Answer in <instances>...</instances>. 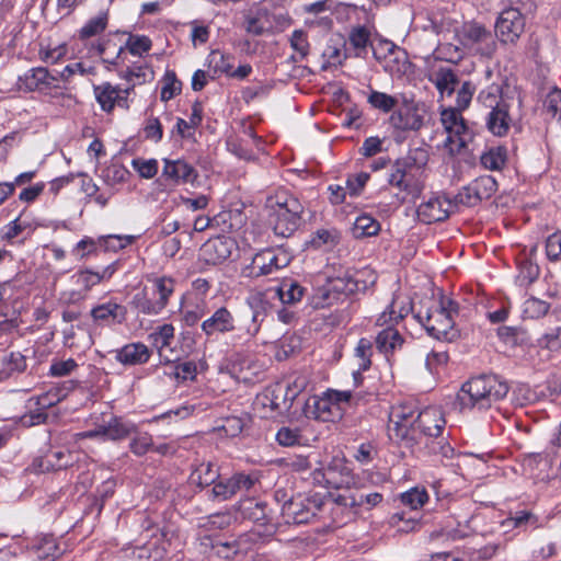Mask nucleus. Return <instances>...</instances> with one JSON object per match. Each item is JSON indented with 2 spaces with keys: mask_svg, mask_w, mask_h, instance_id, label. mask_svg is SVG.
Listing matches in <instances>:
<instances>
[{
  "mask_svg": "<svg viewBox=\"0 0 561 561\" xmlns=\"http://www.w3.org/2000/svg\"><path fill=\"white\" fill-rule=\"evenodd\" d=\"M373 344L366 339L362 337L354 350V357L357 360V370L353 373L355 379L366 371L371 365Z\"/></svg>",
  "mask_w": 561,
  "mask_h": 561,
  "instance_id": "e433bc0d",
  "label": "nucleus"
},
{
  "mask_svg": "<svg viewBox=\"0 0 561 561\" xmlns=\"http://www.w3.org/2000/svg\"><path fill=\"white\" fill-rule=\"evenodd\" d=\"M323 396L313 397L306 402L305 413L323 422L335 421L342 417V411L334 408Z\"/></svg>",
  "mask_w": 561,
  "mask_h": 561,
  "instance_id": "a878e982",
  "label": "nucleus"
},
{
  "mask_svg": "<svg viewBox=\"0 0 561 561\" xmlns=\"http://www.w3.org/2000/svg\"><path fill=\"white\" fill-rule=\"evenodd\" d=\"M233 318L226 308H219L210 318L202 323V330L211 335L216 332L233 330Z\"/></svg>",
  "mask_w": 561,
  "mask_h": 561,
  "instance_id": "c756f323",
  "label": "nucleus"
},
{
  "mask_svg": "<svg viewBox=\"0 0 561 561\" xmlns=\"http://www.w3.org/2000/svg\"><path fill=\"white\" fill-rule=\"evenodd\" d=\"M400 499L404 506L411 510H417L428 501V494L424 488L415 486L403 492Z\"/></svg>",
  "mask_w": 561,
  "mask_h": 561,
  "instance_id": "09e8293b",
  "label": "nucleus"
},
{
  "mask_svg": "<svg viewBox=\"0 0 561 561\" xmlns=\"http://www.w3.org/2000/svg\"><path fill=\"white\" fill-rule=\"evenodd\" d=\"M182 91V82L176 78L174 71H167L163 77V87L161 89V100L169 101Z\"/></svg>",
  "mask_w": 561,
  "mask_h": 561,
  "instance_id": "4d7b16f0",
  "label": "nucleus"
},
{
  "mask_svg": "<svg viewBox=\"0 0 561 561\" xmlns=\"http://www.w3.org/2000/svg\"><path fill=\"white\" fill-rule=\"evenodd\" d=\"M276 440L279 445L291 447L299 444L300 431L288 426L280 427L276 433Z\"/></svg>",
  "mask_w": 561,
  "mask_h": 561,
  "instance_id": "338daca9",
  "label": "nucleus"
},
{
  "mask_svg": "<svg viewBox=\"0 0 561 561\" xmlns=\"http://www.w3.org/2000/svg\"><path fill=\"white\" fill-rule=\"evenodd\" d=\"M539 276V267L529 261H524L519 265L517 282L520 286H526L535 282Z\"/></svg>",
  "mask_w": 561,
  "mask_h": 561,
  "instance_id": "680f3d73",
  "label": "nucleus"
},
{
  "mask_svg": "<svg viewBox=\"0 0 561 561\" xmlns=\"http://www.w3.org/2000/svg\"><path fill=\"white\" fill-rule=\"evenodd\" d=\"M507 382L497 375H481L465 382L457 396L461 410L489 409L508 393Z\"/></svg>",
  "mask_w": 561,
  "mask_h": 561,
  "instance_id": "7ed1b4c3",
  "label": "nucleus"
},
{
  "mask_svg": "<svg viewBox=\"0 0 561 561\" xmlns=\"http://www.w3.org/2000/svg\"><path fill=\"white\" fill-rule=\"evenodd\" d=\"M107 20L106 12H101L98 16L90 19L79 31L80 39H87L102 33L107 26Z\"/></svg>",
  "mask_w": 561,
  "mask_h": 561,
  "instance_id": "de8ad7c7",
  "label": "nucleus"
},
{
  "mask_svg": "<svg viewBox=\"0 0 561 561\" xmlns=\"http://www.w3.org/2000/svg\"><path fill=\"white\" fill-rule=\"evenodd\" d=\"M137 432V426L122 417H112L106 424L99 425L89 431L85 436L90 438L104 437L110 440H122Z\"/></svg>",
  "mask_w": 561,
  "mask_h": 561,
  "instance_id": "aec40b11",
  "label": "nucleus"
},
{
  "mask_svg": "<svg viewBox=\"0 0 561 561\" xmlns=\"http://www.w3.org/2000/svg\"><path fill=\"white\" fill-rule=\"evenodd\" d=\"M546 253L550 261L561 260V231L554 232L547 238Z\"/></svg>",
  "mask_w": 561,
  "mask_h": 561,
  "instance_id": "774afa93",
  "label": "nucleus"
},
{
  "mask_svg": "<svg viewBox=\"0 0 561 561\" xmlns=\"http://www.w3.org/2000/svg\"><path fill=\"white\" fill-rule=\"evenodd\" d=\"M266 263L267 259L265 257V250L256 253L252 259L251 264L248 265V276L259 277L261 275L271 274L268 264Z\"/></svg>",
  "mask_w": 561,
  "mask_h": 561,
  "instance_id": "0e129e2a",
  "label": "nucleus"
},
{
  "mask_svg": "<svg viewBox=\"0 0 561 561\" xmlns=\"http://www.w3.org/2000/svg\"><path fill=\"white\" fill-rule=\"evenodd\" d=\"M327 279L339 301L359 289L358 282L350 273H345L342 276L328 277Z\"/></svg>",
  "mask_w": 561,
  "mask_h": 561,
  "instance_id": "473e14b6",
  "label": "nucleus"
},
{
  "mask_svg": "<svg viewBox=\"0 0 561 561\" xmlns=\"http://www.w3.org/2000/svg\"><path fill=\"white\" fill-rule=\"evenodd\" d=\"M275 533V524L268 515L266 503L248 496V543L270 538Z\"/></svg>",
  "mask_w": 561,
  "mask_h": 561,
  "instance_id": "1a4fd4ad",
  "label": "nucleus"
},
{
  "mask_svg": "<svg viewBox=\"0 0 561 561\" xmlns=\"http://www.w3.org/2000/svg\"><path fill=\"white\" fill-rule=\"evenodd\" d=\"M320 505L316 500L296 497L287 501L282 508V515L287 524H307L316 516Z\"/></svg>",
  "mask_w": 561,
  "mask_h": 561,
  "instance_id": "2eb2a0df",
  "label": "nucleus"
},
{
  "mask_svg": "<svg viewBox=\"0 0 561 561\" xmlns=\"http://www.w3.org/2000/svg\"><path fill=\"white\" fill-rule=\"evenodd\" d=\"M118 88L117 85H112L110 82L94 85L95 99L104 112L111 113L114 110L115 100L118 98Z\"/></svg>",
  "mask_w": 561,
  "mask_h": 561,
  "instance_id": "c9c22d12",
  "label": "nucleus"
},
{
  "mask_svg": "<svg viewBox=\"0 0 561 561\" xmlns=\"http://www.w3.org/2000/svg\"><path fill=\"white\" fill-rule=\"evenodd\" d=\"M459 43L473 49L483 57H492L496 50V41L491 31L478 23H466L458 33Z\"/></svg>",
  "mask_w": 561,
  "mask_h": 561,
  "instance_id": "9b49d317",
  "label": "nucleus"
},
{
  "mask_svg": "<svg viewBox=\"0 0 561 561\" xmlns=\"http://www.w3.org/2000/svg\"><path fill=\"white\" fill-rule=\"evenodd\" d=\"M428 159L430 154L425 148L410 149L407 154L390 164L386 174L387 183L412 198H419L425 186L422 173Z\"/></svg>",
  "mask_w": 561,
  "mask_h": 561,
  "instance_id": "f03ea898",
  "label": "nucleus"
},
{
  "mask_svg": "<svg viewBox=\"0 0 561 561\" xmlns=\"http://www.w3.org/2000/svg\"><path fill=\"white\" fill-rule=\"evenodd\" d=\"M458 304L449 297L442 296L433 300L426 308H421L415 318L434 339L451 342L459 336L455 328V317L458 314Z\"/></svg>",
  "mask_w": 561,
  "mask_h": 561,
  "instance_id": "20e7f679",
  "label": "nucleus"
},
{
  "mask_svg": "<svg viewBox=\"0 0 561 561\" xmlns=\"http://www.w3.org/2000/svg\"><path fill=\"white\" fill-rule=\"evenodd\" d=\"M380 51L383 59V69L391 77L401 78L410 71L411 62L408 59L407 51L398 47L394 43L388 39L379 42Z\"/></svg>",
  "mask_w": 561,
  "mask_h": 561,
  "instance_id": "dca6fc26",
  "label": "nucleus"
},
{
  "mask_svg": "<svg viewBox=\"0 0 561 561\" xmlns=\"http://www.w3.org/2000/svg\"><path fill=\"white\" fill-rule=\"evenodd\" d=\"M435 53L437 59L451 64H458L465 57L463 48L451 43L438 45Z\"/></svg>",
  "mask_w": 561,
  "mask_h": 561,
  "instance_id": "3c124183",
  "label": "nucleus"
},
{
  "mask_svg": "<svg viewBox=\"0 0 561 561\" xmlns=\"http://www.w3.org/2000/svg\"><path fill=\"white\" fill-rule=\"evenodd\" d=\"M30 552L41 561H55L64 550L53 535H43L32 541Z\"/></svg>",
  "mask_w": 561,
  "mask_h": 561,
  "instance_id": "393cba45",
  "label": "nucleus"
},
{
  "mask_svg": "<svg viewBox=\"0 0 561 561\" xmlns=\"http://www.w3.org/2000/svg\"><path fill=\"white\" fill-rule=\"evenodd\" d=\"M90 316L98 325H118L127 320V308L115 300H108L94 306Z\"/></svg>",
  "mask_w": 561,
  "mask_h": 561,
  "instance_id": "a211bd4d",
  "label": "nucleus"
},
{
  "mask_svg": "<svg viewBox=\"0 0 561 561\" xmlns=\"http://www.w3.org/2000/svg\"><path fill=\"white\" fill-rule=\"evenodd\" d=\"M283 385L275 383L257 393L252 402L254 414L261 419H272L289 412L290 403L283 397Z\"/></svg>",
  "mask_w": 561,
  "mask_h": 561,
  "instance_id": "9d476101",
  "label": "nucleus"
},
{
  "mask_svg": "<svg viewBox=\"0 0 561 561\" xmlns=\"http://www.w3.org/2000/svg\"><path fill=\"white\" fill-rule=\"evenodd\" d=\"M480 162L488 170H501L506 162V149L503 147L490 148L481 154Z\"/></svg>",
  "mask_w": 561,
  "mask_h": 561,
  "instance_id": "79ce46f5",
  "label": "nucleus"
},
{
  "mask_svg": "<svg viewBox=\"0 0 561 561\" xmlns=\"http://www.w3.org/2000/svg\"><path fill=\"white\" fill-rule=\"evenodd\" d=\"M511 123L508 104H500V107L491 110L485 117L488 130L496 137L506 136L510 131Z\"/></svg>",
  "mask_w": 561,
  "mask_h": 561,
  "instance_id": "bb28decb",
  "label": "nucleus"
},
{
  "mask_svg": "<svg viewBox=\"0 0 561 561\" xmlns=\"http://www.w3.org/2000/svg\"><path fill=\"white\" fill-rule=\"evenodd\" d=\"M380 230V224L370 215L358 216L353 225L352 232L356 239L376 236Z\"/></svg>",
  "mask_w": 561,
  "mask_h": 561,
  "instance_id": "58836bf2",
  "label": "nucleus"
},
{
  "mask_svg": "<svg viewBox=\"0 0 561 561\" xmlns=\"http://www.w3.org/2000/svg\"><path fill=\"white\" fill-rule=\"evenodd\" d=\"M374 27L368 25H355L352 26L347 34V42L350 49L352 50L351 56L355 58H367L369 50L376 60H381L380 46L374 45Z\"/></svg>",
  "mask_w": 561,
  "mask_h": 561,
  "instance_id": "f8f14e48",
  "label": "nucleus"
},
{
  "mask_svg": "<svg viewBox=\"0 0 561 561\" xmlns=\"http://www.w3.org/2000/svg\"><path fill=\"white\" fill-rule=\"evenodd\" d=\"M308 299L309 304L314 309L328 308L339 302L335 294L331 290V286L327 278L323 284H318L313 287Z\"/></svg>",
  "mask_w": 561,
  "mask_h": 561,
  "instance_id": "7c9ffc66",
  "label": "nucleus"
},
{
  "mask_svg": "<svg viewBox=\"0 0 561 561\" xmlns=\"http://www.w3.org/2000/svg\"><path fill=\"white\" fill-rule=\"evenodd\" d=\"M528 525L538 527V517L529 511H518L503 522L505 527L525 528Z\"/></svg>",
  "mask_w": 561,
  "mask_h": 561,
  "instance_id": "864d4df0",
  "label": "nucleus"
},
{
  "mask_svg": "<svg viewBox=\"0 0 561 561\" xmlns=\"http://www.w3.org/2000/svg\"><path fill=\"white\" fill-rule=\"evenodd\" d=\"M477 101L490 111L500 107V104H507L502 100V89L497 84H491L481 90Z\"/></svg>",
  "mask_w": 561,
  "mask_h": 561,
  "instance_id": "c03bdc74",
  "label": "nucleus"
},
{
  "mask_svg": "<svg viewBox=\"0 0 561 561\" xmlns=\"http://www.w3.org/2000/svg\"><path fill=\"white\" fill-rule=\"evenodd\" d=\"M432 81L442 95L450 96L458 84V77L453 69L442 67L432 77Z\"/></svg>",
  "mask_w": 561,
  "mask_h": 561,
  "instance_id": "2f4dec72",
  "label": "nucleus"
},
{
  "mask_svg": "<svg viewBox=\"0 0 561 561\" xmlns=\"http://www.w3.org/2000/svg\"><path fill=\"white\" fill-rule=\"evenodd\" d=\"M305 293V288L296 282L283 284L280 288L268 289L265 293H256L251 295L248 304L252 309L253 333H256L266 317L268 307V295H277L283 304H294L299 301Z\"/></svg>",
  "mask_w": 561,
  "mask_h": 561,
  "instance_id": "0eeeda50",
  "label": "nucleus"
},
{
  "mask_svg": "<svg viewBox=\"0 0 561 561\" xmlns=\"http://www.w3.org/2000/svg\"><path fill=\"white\" fill-rule=\"evenodd\" d=\"M151 39L146 35H129L126 42V48L130 54L140 56L151 48Z\"/></svg>",
  "mask_w": 561,
  "mask_h": 561,
  "instance_id": "bf43d9fd",
  "label": "nucleus"
},
{
  "mask_svg": "<svg viewBox=\"0 0 561 561\" xmlns=\"http://www.w3.org/2000/svg\"><path fill=\"white\" fill-rule=\"evenodd\" d=\"M219 478V472L214 468V465L208 462H201L192 471L190 480L191 483L196 484L201 488L215 484Z\"/></svg>",
  "mask_w": 561,
  "mask_h": 561,
  "instance_id": "72a5a7b5",
  "label": "nucleus"
},
{
  "mask_svg": "<svg viewBox=\"0 0 561 561\" xmlns=\"http://www.w3.org/2000/svg\"><path fill=\"white\" fill-rule=\"evenodd\" d=\"M454 204L450 199L440 195H432L426 202L417 206L416 215L421 222L430 225L447 219Z\"/></svg>",
  "mask_w": 561,
  "mask_h": 561,
  "instance_id": "f3484780",
  "label": "nucleus"
},
{
  "mask_svg": "<svg viewBox=\"0 0 561 561\" xmlns=\"http://www.w3.org/2000/svg\"><path fill=\"white\" fill-rule=\"evenodd\" d=\"M130 304L139 312H142L144 314L148 316L159 314L163 310L161 305H159L157 300L152 301L151 299L147 298L146 295L142 293L136 294L133 297Z\"/></svg>",
  "mask_w": 561,
  "mask_h": 561,
  "instance_id": "5fc2aeb1",
  "label": "nucleus"
},
{
  "mask_svg": "<svg viewBox=\"0 0 561 561\" xmlns=\"http://www.w3.org/2000/svg\"><path fill=\"white\" fill-rule=\"evenodd\" d=\"M123 78H125L128 82H131L130 87L134 88L136 84H142L148 80H152L153 71H151L147 66H133L126 69Z\"/></svg>",
  "mask_w": 561,
  "mask_h": 561,
  "instance_id": "6e6d98bb",
  "label": "nucleus"
},
{
  "mask_svg": "<svg viewBox=\"0 0 561 561\" xmlns=\"http://www.w3.org/2000/svg\"><path fill=\"white\" fill-rule=\"evenodd\" d=\"M242 484H245V477L240 473L226 482H216L213 488V493L216 497L228 499L233 495Z\"/></svg>",
  "mask_w": 561,
  "mask_h": 561,
  "instance_id": "a18cd8bd",
  "label": "nucleus"
},
{
  "mask_svg": "<svg viewBox=\"0 0 561 561\" xmlns=\"http://www.w3.org/2000/svg\"><path fill=\"white\" fill-rule=\"evenodd\" d=\"M164 176L175 182H193L196 178L194 168L183 160H164L163 173Z\"/></svg>",
  "mask_w": 561,
  "mask_h": 561,
  "instance_id": "c85d7f7f",
  "label": "nucleus"
},
{
  "mask_svg": "<svg viewBox=\"0 0 561 561\" xmlns=\"http://www.w3.org/2000/svg\"><path fill=\"white\" fill-rule=\"evenodd\" d=\"M174 337V327L170 323L160 325L154 332L149 334V339L161 351L170 346Z\"/></svg>",
  "mask_w": 561,
  "mask_h": 561,
  "instance_id": "13d9d810",
  "label": "nucleus"
},
{
  "mask_svg": "<svg viewBox=\"0 0 561 561\" xmlns=\"http://www.w3.org/2000/svg\"><path fill=\"white\" fill-rule=\"evenodd\" d=\"M129 448L136 456L145 455L152 447V437L148 433H135Z\"/></svg>",
  "mask_w": 561,
  "mask_h": 561,
  "instance_id": "69168bd1",
  "label": "nucleus"
},
{
  "mask_svg": "<svg viewBox=\"0 0 561 561\" xmlns=\"http://www.w3.org/2000/svg\"><path fill=\"white\" fill-rule=\"evenodd\" d=\"M476 87L470 81H465L457 91L456 106L445 108L440 113V122L447 133L445 146L451 153H459L466 149L474 139V130L461 115L472 100Z\"/></svg>",
  "mask_w": 561,
  "mask_h": 561,
  "instance_id": "f257e3e1",
  "label": "nucleus"
},
{
  "mask_svg": "<svg viewBox=\"0 0 561 561\" xmlns=\"http://www.w3.org/2000/svg\"><path fill=\"white\" fill-rule=\"evenodd\" d=\"M154 287L156 291L159 294L157 301L161 305L162 309H164L168 305L169 297L174 291V282L172 278L160 277L154 280Z\"/></svg>",
  "mask_w": 561,
  "mask_h": 561,
  "instance_id": "052dcab7",
  "label": "nucleus"
},
{
  "mask_svg": "<svg viewBox=\"0 0 561 561\" xmlns=\"http://www.w3.org/2000/svg\"><path fill=\"white\" fill-rule=\"evenodd\" d=\"M549 305L538 298L530 297L522 305V316L525 319H538L548 312Z\"/></svg>",
  "mask_w": 561,
  "mask_h": 561,
  "instance_id": "8fccbe9b",
  "label": "nucleus"
},
{
  "mask_svg": "<svg viewBox=\"0 0 561 561\" xmlns=\"http://www.w3.org/2000/svg\"><path fill=\"white\" fill-rule=\"evenodd\" d=\"M280 383L284 387L283 397L286 398V401L290 403L291 408L295 399H297L298 396L306 390L309 383V379L304 374H295L286 383Z\"/></svg>",
  "mask_w": 561,
  "mask_h": 561,
  "instance_id": "a19ab883",
  "label": "nucleus"
},
{
  "mask_svg": "<svg viewBox=\"0 0 561 561\" xmlns=\"http://www.w3.org/2000/svg\"><path fill=\"white\" fill-rule=\"evenodd\" d=\"M525 28V18L516 8L503 10L495 22V36L504 44L515 43Z\"/></svg>",
  "mask_w": 561,
  "mask_h": 561,
  "instance_id": "ddd939ff",
  "label": "nucleus"
},
{
  "mask_svg": "<svg viewBox=\"0 0 561 561\" xmlns=\"http://www.w3.org/2000/svg\"><path fill=\"white\" fill-rule=\"evenodd\" d=\"M417 413L411 404L403 403L392 407L389 414V438L397 444L412 447L416 443Z\"/></svg>",
  "mask_w": 561,
  "mask_h": 561,
  "instance_id": "423d86ee",
  "label": "nucleus"
},
{
  "mask_svg": "<svg viewBox=\"0 0 561 561\" xmlns=\"http://www.w3.org/2000/svg\"><path fill=\"white\" fill-rule=\"evenodd\" d=\"M427 116V106L423 102L403 99L402 103L389 117V124L400 131L420 130Z\"/></svg>",
  "mask_w": 561,
  "mask_h": 561,
  "instance_id": "6e6552de",
  "label": "nucleus"
},
{
  "mask_svg": "<svg viewBox=\"0 0 561 561\" xmlns=\"http://www.w3.org/2000/svg\"><path fill=\"white\" fill-rule=\"evenodd\" d=\"M57 81V75L49 72L44 67L32 68L27 70L23 76H20L16 82L19 91L33 92V91H45L51 87H55Z\"/></svg>",
  "mask_w": 561,
  "mask_h": 561,
  "instance_id": "6ab92c4d",
  "label": "nucleus"
},
{
  "mask_svg": "<svg viewBox=\"0 0 561 561\" xmlns=\"http://www.w3.org/2000/svg\"><path fill=\"white\" fill-rule=\"evenodd\" d=\"M402 342L400 333L391 325L382 329L376 336L377 348L386 355L401 346Z\"/></svg>",
  "mask_w": 561,
  "mask_h": 561,
  "instance_id": "f704fd0d",
  "label": "nucleus"
},
{
  "mask_svg": "<svg viewBox=\"0 0 561 561\" xmlns=\"http://www.w3.org/2000/svg\"><path fill=\"white\" fill-rule=\"evenodd\" d=\"M234 241L227 237H217L205 242L201 249L202 255L208 264H219L232 254Z\"/></svg>",
  "mask_w": 561,
  "mask_h": 561,
  "instance_id": "4be33fe9",
  "label": "nucleus"
},
{
  "mask_svg": "<svg viewBox=\"0 0 561 561\" xmlns=\"http://www.w3.org/2000/svg\"><path fill=\"white\" fill-rule=\"evenodd\" d=\"M471 534L470 526L465 523H457V525L446 524L438 531L433 533V537H443L447 540L456 541L468 537Z\"/></svg>",
  "mask_w": 561,
  "mask_h": 561,
  "instance_id": "49530a36",
  "label": "nucleus"
},
{
  "mask_svg": "<svg viewBox=\"0 0 561 561\" xmlns=\"http://www.w3.org/2000/svg\"><path fill=\"white\" fill-rule=\"evenodd\" d=\"M264 211L270 218L274 233L282 238L293 236L302 222V204L286 192L266 196Z\"/></svg>",
  "mask_w": 561,
  "mask_h": 561,
  "instance_id": "39448f33",
  "label": "nucleus"
},
{
  "mask_svg": "<svg viewBox=\"0 0 561 561\" xmlns=\"http://www.w3.org/2000/svg\"><path fill=\"white\" fill-rule=\"evenodd\" d=\"M367 101L374 108L385 113L392 111L398 104L394 96L375 90L369 93Z\"/></svg>",
  "mask_w": 561,
  "mask_h": 561,
  "instance_id": "603ef678",
  "label": "nucleus"
},
{
  "mask_svg": "<svg viewBox=\"0 0 561 561\" xmlns=\"http://www.w3.org/2000/svg\"><path fill=\"white\" fill-rule=\"evenodd\" d=\"M76 387V382L72 380L66 381L61 388H57L55 392L51 390L39 396L37 398L36 404L39 410L45 411L54 407L56 403H58L61 399L66 398L70 391H72Z\"/></svg>",
  "mask_w": 561,
  "mask_h": 561,
  "instance_id": "4c0bfd02",
  "label": "nucleus"
},
{
  "mask_svg": "<svg viewBox=\"0 0 561 561\" xmlns=\"http://www.w3.org/2000/svg\"><path fill=\"white\" fill-rule=\"evenodd\" d=\"M497 190V183L491 175H483L463 186L456 195V201L472 207L484 199H489Z\"/></svg>",
  "mask_w": 561,
  "mask_h": 561,
  "instance_id": "4468645a",
  "label": "nucleus"
},
{
  "mask_svg": "<svg viewBox=\"0 0 561 561\" xmlns=\"http://www.w3.org/2000/svg\"><path fill=\"white\" fill-rule=\"evenodd\" d=\"M78 368V364L73 358L54 359L49 367V375L53 377H66Z\"/></svg>",
  "mask_w": 561,
  "mask_h": 561,
  "instance_id": "e2e57ef3",
  "label": "nucleus"
},
{
  "mask_svg": "<svg viewBox=\"0 0 561 561\" xmlns=\"http://www.w3.org/2000/svg\"><path fill=\"white\" fill-rule=\"evenodd\" d=\"M416 436L424 434L435 439L439 438L445 426V420L435 409H426L416 415Z\"/></svg>",
  "mask_w": 561,
  "mask_h": 561,
  "instance_id": "b1692460",
  "label": "nucleus"
},
{
  "mask_svg": "<svg viewBox=\"0 0 561 561\" xmlns=\"http://www.w3.org/2000/svg\"><path fill=\"white\" fill-rule=\"evenodd\" d=\"M72 465V454L70 451H48L46 455L36 457L30 466V470L35 473L57 471L68 468Z\"/></svg>",
  "mask_w": 561,
  "mask_h": 561,
  "instance_id": "412c9836",
  "label": "nucleus"
},
{
  "mask_svg": "<svg viewBox=\"0 0 561 561\" xmlns=\"http://www.w3.org/2000/svg\"><path fill=\"white\" fill-rule=\"evenodd\" d=\"M115 359L124 366H137L148 363L151 351L141 342H134L113 351Z\"/></svg>",
  "mask_w": 561,
  "mask_h": 561,
  "instance_id": "5701e85b",
  "label": "nucleus"
},
{
  "mask_svg": "<svg viewBox=\"0 0 561 561\" xmlns=\"http://www.w3.org/2000/svg\"><path fill=\"white\" fill-rule=\"evenodd\" d=\"M344 45H337V44H328L322 53V58L324 59V62L322 65V69L325 70L330 67H340L343 65L344 60L351 56V54L347 53V48Z\"/></svg>",
  "mask_w": 561,
  "mask_h": 561,
  "instance_id": "ea45409f",
  "label": "nucleus"
},
{
  "mask_svg": "<svg viewBox=\"0 0 561 561\" xmlns=\"http://www.w3.org/2000/svg\"><path fill=\"white\" fill-rule=\"evenodd\" d=\"M340 241V234L335 229H318L313 232L310 244L314 249H332Z\"/></svg>",
  "mask_w": 561,
  "mask_h": 561,
  "instance_id": "37998d69",
  "label": "nucleus"
},
{
  "mask_svg": "<svg viewBox=\"0 0 561 561\" xmlns=\"http://www.w3.org/2000/svg\"><path fill=\"white\" fill-rule=\"evenodd\" d=\"M26 368V356L21 352L2 353L0 355V381H5L20 375Z\"/></svg>",
  "mask_w": 561,
  "mask_h": 561,
  "instance_id": "cd10ccee",
  "label": "nucleus"
}]
</instances>
